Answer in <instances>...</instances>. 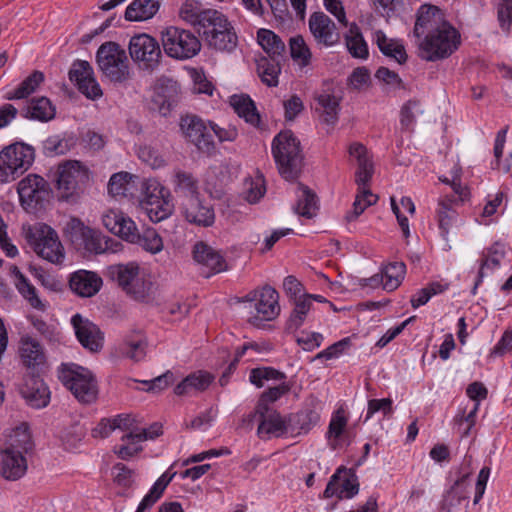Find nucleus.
Returning a JSON list of instances; mask_svg holds the SVG:
<instances>
[{
	"mask_svg": "<svg viewBox=\"0 0 512 512\" xmlns=\"http://www.w3.org/2000/svg\"><path fill=\"white\" fill-rule=\"evenodd\" d=\"M132 244H137L152 254H156L163 249L162 238L154 228H146L141 233L139 232L138 239H135Z\"/></svg>",
	"mask_w": 512,
	"mask_h": 512,
	"instance_id": "nucleus-51",
	"label": "nucleus"
},
{
	"mask_svg": "<svg viewBox=\"0 0 512 512\" xmlns=\"http://www.w3.org/2000/svg\"><path fill=\"white\" fill-rule=\"evenodd\" d=\"M414 35L423 38L420 48L427 61H438L451 56L461 44V35L441 11L431 5H423L418 10Z\"/></svg>",
	"mask_w": 512,
	"mask_h": 512,
	"instance_id": "nucleus-1",
	"label": "nucleus"
},
{
	"mask_svg": "<svg viewBox=\"0 0 512 512\" xmlns=\"http://www.w3.org/2000/svg\"><path fill=\"white\" fill-rule=\"evenodd\" d=\"M20 394L26 403L35 409H41L50 403L51 392L49 387L38 375L30 374L24 378Z\"/></svg>",
	"mask_w": 512,
	"mask_h": 512,
	"instance_id": "nucleus-17",
	"label": "nucleus"
},
{
	"mask_svg": "<svg viewBox=\"0 0 512 512\" xmlns=\"http://www.w3.org/2000/svg\"><path fill=\"white\" fill-rule=\"evenodd\" d=\"M246 200L257 203L266 193V184L263 174L257 172L254 178L245 181Z\"/></svg>",
	"mask_w": 512,
	"mask_h": 512,
	"instance_id": "nucleus-57",
	"label": "nucleus"
},
{
	"mask_svg": "<svg viewBox=\"0 0 512 512\" xmlns=\"http://www.w3.org/2000/svg\"><path fill=\"white\" fill-rule=\"evenodd\" d=\"M258 43L272 60L283 59L285 44L273 31L260 29L257 32Z\"/></svg>",
	"mask_w": 512,
	"mask_h": 512,
	"instance_id": "nucleus-41",
	"label": "nucleus"
},
{
	"mask_svg": "<svg viewBox=\"0 0 512 512\" xmlns=\"http://www.w3.org/2000/svg\"><path fill=\"white\" fill-rule=\"evenodd\" d=\"M24 118L40 122H48L55 118L56 108L47 97L32 98L22 111Z\"/></svg>",
	"mask_w": 512,
	"mask_h": 512,
	"instance_id": "nucleus-31",
	"label": "nucleus"
},
{
	"mask_svg": "<svg viewBox=\"0 0 512 512\" xmlns=\"http://www.w3.org/2000/svg\"><path fill=\"white\" fill-rule=\"evenodd\" d=\"M139 273L140 267L135 262H130L127 264H114L109 266L107 269L109 278L116 282L124 292Z\"/></svg>",
	"mask_w": 512,
	"mask_h": 512,
	"instance_id": "nucleus-38",
	"label": "nucleus"
},
{
	"mask_svg": "<svg viewBox=\"0 0 512 512\" xmlns=\"http://www.w3.org/2000/svg\"><path fill=\"white\" fill-rule=\"evenodd\" d=\"M69 79L73 82L79 92L88 99L96 100L103 95L102 89L94 77V71L89 62L76 60L69 70Z\"/></svg>",
	"mask_w": 512,
	"mask_h": 512,
	"instance_id": "nucleus-14",
	"label": "nucleus"
},
{
	"mask_svg": "<svg viewBox=\"0 0 512 512\" xmlns=\"http://www.w3.org/2000/svg\"><path fill=\"white\" fill-rule=\"evenodd\" d=\"M147 348L146 335L141 330H134L124 337L119 346V351L124 357L139 362L146 357Z\"/></svg>",
	"mask_w": 512,
	"mask_h": 512,
	"instance_id": "nucleus-27",
	"label": "nucleus"
},
{
	"mask_svg": "<svg viewBox=\"0 0 512 512\" xmlns=\"http://www.w3.org/2000/svg\"><path fill=\"white\" fill-rule=\"evenodd\" d=\"M72 147L71 140L61 138L58 135L48 137L43 144L46 156H57L66 154Z\"/></svg>",
	"mask_w": 512,
	"mask_h": 512,
	"instance_id": "nucleus-58",
	"label": "nucleus"
},
{
	"mask_svg": "<svg viewBox=\"0 0 512 512\" xmlns=\"http://www.w3.org/2000/svg\"><path fill=\"white\" fill-rule=\"evenodd\" d=\"M26 237L29 244L41 258L54 264L63 262L65 257L64 248L58 234L49 225L44 223L35 224L29 228Z\"/></svg>",
	"mask_w": 512,
	"mask_h": 512,
	"instance_id": "nucleus-9",
	"label": "nucleus"
},
{
	"mask_svg": "<svg viewBox=\"0 0 512 512\" xmlns=\"http://www.w3.org/2000/svg\"><path fill=\"white\" fill-rule=\"evenodd\" d=\"M453 202V199L444 196L439 199L436 209V219L440 235L445 240H448L449 231L458 217V212L455 209L456 205Z\"/></svg>",
	"mask_w": 512,
	"mask_h": 512,
	"instance_id": "nucleus-32",
	"label": "nucleus"
},
{
	"mask_svg": "<svg viewBox=\"0 0 512 512\" xmlns=\"http://www.w3.org/2000/svg\"><path fill=\"white\" fill-rule=\"evenodd\" d=\"M347 424L348 417L342 407L333 412L326 432V438L329 441V446L332 450H336L340 447V440L345 432Z\"/></svg>",
	"mask_w": 512,
	"mask_h": 512,
	"instance_id": "nucleus-40",
	"label": "nucleus"
},
{
	"mask_svg": "<svg viewBox=\"0 0 512 512\" xmlns=\"http://www.w3.org/2000/svg\"><path fill=\"white\" fill-rule=\"evenodd\" d=\"M113 479L117 486L124 489H130L135 481V471L128 468L125 464L119 462L112 468Z\"/></svg>",
	"mask_w": 512,
	"mask_h": 512,
	"instance_id": "nucleus-60",
	"label": "nucleus"
},
{
	"mask_svg": "<svg viewBox=\"0 0 512 512\" xmlns=\"http://www.w3.org/2000/svg\"><path fill=\"white\" fill-rule=\"evenodd\" d=\"M349 154L357 161V170L355 172V182L358 189L369 188L368 185L374 173V166L371 158L368 156L367 148L358 142L349 147Z\"/></svg>",
	"mask_w": 512,
	"mask_h": 512,
	"instance_id": "nucleus-22",
	"label": "nucleus"
},
{
	"mask_svg": "<svg viewBox=\"0 0 512 512\" xmlns=\"http://www.w3.org/2000/svg\"><path fill=\"white\" fill-rule=\"evenodd\" d=\"M506 256V247L503 243L495 242L490 247L486 248L480 259V267L477 278L472 289V293L476 294L478 286L482 283L486 273L485 270L494 271L501 266L502 261Z\"/></svg>",
	"mask_w": 512,
	"mask_h": 512,
	"instance_id": "nucleus-25",
	"label": "nucleus"
},
{
	"mask_svg": "<svg viewBox=\"0 0 512 512\" xmlns=\"http://www.w3.org/2000/svg\"><path fill=\"white\" fill-rule=\"evenodd\" d=\"M289 49L292 59L299 62L302 67L308 66L310 64L312 54L301 35H296L290 38Z\"/></svg>",
	"mask_w": 512,
	"mask_h": 512,
	"instance_id": "nucleus-54",
	"label": "nucleus"
},
{
	"mask_svg": "<svg viewBox=\"0 0 512 512\" xmlns=\"http://www.w3.org/2000/svg\"><path fill=\"white\" fill-rule=\"evenodd\" d=\"M96 61L112 82H124L129 78V65L126 52L115 42H105L97 50Z\"/></svg>",
	"mask_w": 512,
	"mask_h": 512,
	"instance_id": "nucleus-10",
	"label": "nucleus"
},
{
	"mask_svg": "<svg viewBox=\"0 0 512 512\" xmlns=\"http://www.w3.org/2000/svg\"><path fill=\"white\" fill-rule=\"evenodd\" d=\"M112 242V239H105L99 231L91 228L90 233L87 234V238L84 240V243L81 244L78 249H83L89 253L101 254L111 248L110 243Z\"/></svg>",
	"mask_w": 512,
	"mask_h": 512,
	"instance_id": "nucleus-53",
	"label": "nucleus"
},
{
	"mask_svg": "<svg viewBox=\"0 0 512 512\" xmlns=\"http://www.w3.org/2000/svg\"><path fill=\"white\" fill-rule=\"evenodd\" d=\"M101 277L92 271L78 270L71 274L69 286L80 297H92L102 287Z\"/></svg>",
	"mask_w": 512,
	"mask_h": 512,
	"instance_id": "nucleus-24",
	"label": "nucleus"
},
{
	"mask_svg": "<svg viewBox=\"0 0 512 512\" xmlns=\"http://www.w3.org/2000/svg\"><path fill=\"white\" fill-rule=\"evenodd\" d=\"M381 272L385 280L383 289L391 292L397 289L403 281L406 265L404 262H392L386 265Z\"/></svg>",
	"mask_w": 512,
	"mask_h": 512,
	"instance_id": "nucleus-50",
	"label": "nucleus"
},
{
	"mask_svg": "<svg viewBox=\"0 0 512 512\" xmlns=\"http://www.w3.org/2000/svg\"><path fill=\"white\" fill-rule=\"evenodd\" d=\"M154 284L145 274L139 273L125 293L136 301L148 303L153 298Z\"/></svg>",
	"mask_w": 512,
	"mask_h": 512,
	"instance_id": "nucleus-45",
	"label": "nucleus"
},
{
	"mask_svg": "<svg viewBox=\"0 0 512 512\" xmlns=\"http://www.w3.org/2000/svg\"><path fill=\"white\" fill-rule=\"evenodd\" d=\"M58 378L79 402L89 404L96 400L97 382L88 369L74 363L62 364Z\"/></svg>",
	"mask_w": 512,
	"mask_h": 512,
	"instance_id": "nucleus-4",
	"label": "nucleus"
},
{
	"mask_svg": "<svg viewBox=\"0 0 512 512\" xmlns=\"http://www.w3.org/2000/svg\"><path fill=\"white\" fill-rule=\"evenodd\" d=\"M71 323L78 341L84 348L92 352H97L102 348L103 333L96 324L83 318L80 314H75Z\"/></svg>",
	"mask_w": 512,
	"mask_h": 512,
	"instance_id": "nucleus-18",
	"label": "nucleus"
},
{
	"mask_svg": "<svg viewBox=\"0 0 512 512\" xmlns=\"http://www.w3.org/2000/svg\"><path fill=\"white\" fill-rule=\"evenodd\" d=\"M159 7V0H133L125 10V19L130 22L151 19Z\"/></svg>",
	"mask_w": 512,
	"mask_h": 512,
	"instance_id": "nucleus-37",
	"label": "nucleus"
},
{
	"mask_svg": "<svg viewBox=\"0 0 512 512\" xmlns=\"http://www.w3.org/2000/svg\"><path fill=\"white\" fill-rule=\"evenodd\" d=\"M19 352L23 365L33 371L45 364L46 357L42 346L31 337L21 339Z\"/></svg>",
	"mask_w": 512,
	"mask_h": 512,
	"instance_id": "nucleus-30",
	"label": "nucleus"
},
{
	"mask_svg": "<svg viewBox=\"0 0 512 512\" xmlns=\"http://www.w3.org/2000/svg\"><path fill=\"white\" fill-rule=\"evenodd\" d=\"M229 103L240 118H243L247 123L254 127L259 126L260 115L254 101L249 95H232Z\"/></svg>",
	"mask_w": 512,
	"mask_h": 512,
	"instance_id": "nucleus-34",
	"label": "nucleus"
},
{
	"mask_svg": "<svg viewBox=\"0 0 512 512\" xmlns=\"http://www.w3.org/2000/svg\"><path fill=\"white\" fill-rule=\"evenodd\" d=\"M198 33L209 48L232 52L238 44V36L232 23L221 11L208 12Z\"/></svg>",
	"mask_w": 512,
	"mask_h": 512,
	"instance_id": "nucleus-3",
	"label": "nucleus"
},
{
	"mask_svg": "<svg viewBox=\"0 0 512 512\" xmlns=\"http://www.w3.org/2000/svg\"><path fill=\"white\" fill-rule=\"evenodd\" d=\"M132 176L127 172L115 173L111 176L108 183V191L112 196L130 195Z\"/></svg>",
	"mask_w": 512,
	"mask_h": 512,
	"instance_id": "nucleus-56",
	"label": "nucleus"
},
{
	"mask_svg": "<svg viewBox=\"0 0 512 512\" xmlns=\"http://www.w3.org/2000/svg\"><path fill=\"white\" fill-rule=\"evenodd\" d=\"M320 420V413L316 407H305L289 418L291 431L308 433Z\"/></svg>",
	"mask_w": 512,
	"mask_h": 512,
	"instance_id": "nucleus-39",
	"label": "nucleus"
},
{
	"mask_svg": "<svg viewBox=\"0 0 512 512\" xmlns=\"http://www.w3.org/2000/svg\"><path fill=\"white\" fill-rule=\"evenodd\" d=\"M345 43L352 57L360 59L368 58V45L356 23L350 25L349 32L345 36Z\"/></svg>",
	"mask_w": 512,
	"mask_h": 512,
	"instance_id": "nucleus-46",
	"label": "nucleus"
},
{
	"mask_svg": "<svg viewBox=\"0 0 512 512\" xmlns=\"http://www.w3.org/2000/svg\"><path fill=\"white\" fill-rule=\"evenodd\" d=\"M161 42L165 53L179 60L190 59L201 50V42L193 32L176 26L161 32Z\"/></svg>",
	"mask_w": 512,
	"mask_h": 512,
	"instance_id": "nucleus-7",
	"label": "nucleus"
},
{
	"mask_svg": "<svg viewBox=\"0 0 512 512\" xmlns=\"http://www.w3.org/2000/svg\"><path fill=\"white\" fill-rule=\"evenodd\" d=\"M19 200L27 211L42 209L51 197L48 182L41 176L29 174L23 178L17 187Z\"/></svg>",
	"mask_w": 512,
	"mask_h": 512,
	"instance_id": "nucleus-11",
	"label": "nucleus"
},
{
	"mask_svg": "<svg viewBox=\"0 0 512 512\" xmlns=\"http://www.w3.org/2000/svg\"><path fill=\"white\" fill-rule=\"evenodd\" d=\"M294 308L286 323L288 331H296L306 320L307 314L313 306L312 295L305 294L303 299L292 301Z\"/></svg>",
	"mask_w": 512,
	"mask_h": 512,
	"instance_id": "nucleus-47",
	"label": "nucleus"
},
{
	"mask_svg": "<svg viewBox=\"0 0 512 512\" xmlns=\"http://www.w3.org/2000/svg\"><path fill=\"white\" fill-rule=\"evenodd\" d=\"M377 201L378 196L372 193L370 188L357 189L352 210L347 212L345 219L348 222L356 220L368 207L376 204Z\"/></svg>",
	"mask_w": 512,
	"mask_h": 512,
	"instance_id": "nucleus-48",
	"label": "nucleus"
},
{
	"mask_svg": "<svg viewBox=\"0 0 512 512\" xmlns=\"http://www.w3.org/2000/svg\"><path fill=\"white\" fill-rule=\"evenodd\" d=\"M420 111V101L410 99L403 104L400 110V124L404 130H412L416 122V113Z\"/></svg>",
	"mask_w": 512,
	"mask_h": 512,
	"instance_id": "nucleus-59",
	"label": "nucleus"
},
{
	"mask_svg": "<svg viewBox=\"0 0 512 512\" xmlns=\"http://www.w3.org/2000/svg\"><path fill=\"white\" fill-rule=\"evenodd\" d=\"M180 129L185 138L201 152L211 154L215 145L203 120L196 115L181 117Z\"/></svg>",
	"mask_w": 512,
	"mask_h": 512,
	"instance_id": "nucleus-15",
	"label": "nucleus"
},
{
	"mask_svg": "<svg viewBox=\"0 0 512 512\" xmlns=\"http://www.w3.org/2000/svg\"><path fill=\"white\" fill-rule=\"evenodd\" d=\"M167 92L168 94H166L163 88H160L153 97V103L158 107L159 113L163 116L169 114L177 102L174 95L176 90L173 89Z\"/></svg>",
	"mask_w": 512,
	"mask_h": 512,
	"instance_id": "nucleus-61",
	"label": "nucleus"
},
{
	"mask_svg": "<svg viewBox=\"0 0 512 512\" xmlns=\"http://www.w3.org/2000/svg\"><path fill=\"white\" fill-rule=\"evenodd\" d=\"M215 10L202 8V4L197 0H185L180 8L179 16L198 29L203 26L204 16L206 17L208 12H214Z\"/></svg>",
	"mask_w": 512,
	"mask_h": 512,
	"instance_id": "nucleus-44",
	"label": "nucleus"
},
{
	"mask_svg": "<svg viewBox=\"0 0 512 512\" xmlns=\"http://www.w3.org/2000/svg\"><path fill=\"white\" fill-rule=\"evenodd\" d=\"M34 149L24 143H15L0 152V182L7 183L26 172L34 162Z\"/></svg>",
	"mask_w": 512,
	"mask_h": 512,
	"instance_id": "nucleus-8",
	"label": "nucleus"
},
{
	"mask_svg": "<svg viewBox=\"0 0 512 512\" xmlns=\"http://www.w3.org/2000/svg\"><path fill=\"white\" fill-rule=\"evenodd\" d=\"M287 376L284 372H281L273 367H257L250 371L249 380L258 388L263 387L264 381L286 380Z\"/></svg>",
	"mask_w": 512,
	"mask_h": 512,
	"instance_id": "nucleus-55",
	"label": "nucleus"
},
{
	"mask_svg": "<svg viewBox=\"0 0 512 512\" xmlns=\"http://www.w3.org/2000/svg\"><path fill=\"white\" fill-rule=\"evenodd\" d=\"M129 53L134 62L142 68L153 70L158 66L161 58V49L158 41L148 34L133 36L129 42Z\"/></svg>",
	"mask_w": 512,
	"mask_h": 512,
	"instance_id": "nucleus-12",
	"label": "nucleus"
},
{
	"mask_svg": "<svg viewBox=\"0 0 512 512\" xmlns=\"http://www.w3.org/2000/svg\"><path fill=\"white\" fill-rule=\"evenodd\" d=\"M469 472L459 474L453 485L443 493L438 505L439 512H453L462 501L468 499V477Z\"/></svg>",
	"mask_w": 512,
	"mask_h": 512,
	"instance_id": "nucleus-23",
	"label": "nucleus"
},
{
	"mask_svg": "<svg viewBox=\"0 0 512 512\" xmlns=\"http://www.w3.org/2000/svg\"><path fill=\"white\" fill-rule=\"evenodd\" d=\"M214 376L206 371H196L187 375L174 388L177 396H192L203 392L211 385Z\"/></svg>",
	"mask_w": 512,
	"mask_h": 512,
	"instance_id": "nucleus-28",
	"label": "nucleus"
},
{
	"mask_svg": "<svg viewBox=\"0 0 512 512\" xmlns=\"http://www.w3.org/2000/svg\"><path fill=\"white\" fill-rule=\"evenodd\" d=\"M359 492V482L355 473H350L339 481V499H351Z\"/></svg>",
	"mask_w": 512,
	"mask_h": 512,
	"instance_id": "nucleus-63",
	"label": "nucleus"
},
{
	"mask_svg": "<svg viewBox=\"0 0 512 512\" xmlns=\"http://www.w3.org/2000/svg\"><path fill=\"white\" fill-rule=\"evenodd\" d=\"M185 219L194 225L210 227L215 222V212L211 205L201 201L199 196L188 199L183 204Z\"/></svg>",
	"mask_w": 512,
	"mask_h": 512,
	"instance_id": "nucleus-21",
	"label": "nucleus"
},
{
	"mask_svg": "<svg viewBox=\"0 0 512 512\" xmlns=\"http://www.w3.org/2000/svg\"><path fill=\"white\" fill-rule=\"evenodd\" d=\"M260 423L257 434L262 439H270L272 436L280 437L290 428L280 413L269 406L258 405Z\"/></svg>",
	"mask_w": 512,
	"mask_h": 512,
	"instance_id": "nucleus-19",
	"label": "nucleus"
},
{
	"mask_svg": "<svg viewBox=\"0 0 512 512\" xmlns=\"http://www.w3.org/2000/svg\"><path fill=\"white\" fill-rule=\"evenodd\" d=\"M174 192L181 197L191 199L199 196V181L188 171L175 170L172 178Z\"/></svg>",
	"mask_w": 512,
	"mask_h": 512,
	"instance_id": "nucleus-33",
	"label": "nucleus"
},
{
	"mask_svg": "<svg viewBox=\"0 0 512 512\" xmlns=\"http://www.w3.org/2000/svg\"><path fill=\"white\" fill-rule=\"evenodd\" d=\"M27 471V460L14 446L0 451V475L9 481H16Z\"/></svg>",
	"mask_w": 512,
	"mask_h": 512,
	"instance_id": "nucleus-20",
	"label": "nucleus"
},
{
	"mask_svg": "<svg viewBox=\"0 0 512 512\" xmlns=\"http://www.w3.org/2000/svg\"><path fill=\"white\" fill-rule=\"evenodd\" d=\"M44 79L45 76L43 72L35 70L26 77L17 88L7 92L4 98L7 100L25 99L36 91Z\"/></svg>",
	"mask_w": 512,
	"mask_h": 512,
	"instance_id": "nucleus-42",
	"label": "nucleus"
},
{
	"mask_svg": "<svg viewBox=\"0 0 512 512\" xmlns=\"http://www.w3.org/2000/svg\"><path fill=\"white\" fill-rule=\"evenodd\" d=\"M162 434V426L154 423L148 429H142L139 432H129L121 437V440H129L132 444H138L148 439H155Z\"/></svg>",
	"mask_w": 512,
	"mask_h": 512,
	"instance_id": "nucleus-62",
	"label": "nucleus"
},
{
	"mask_svg": "<svg viewBox=\"0 0 512 512\" xmlns=\"http://www.w3.org/2000/svg\"><path fill=\"white\" fill-rule=\"evenodd\" d=\"M309 30L318 45L331 47L339 40L335 23L324 12L317 11L309 17Z\"/></svg>",
	"mask_w": 512,
	"mask_h": 512,
	"instance_id": "nucleus-16",
	"label": "nucleus"
},
{
	"mask_svg": "<svg viewBox=\"0 0 512 512\" xmlns=\"http://www.w3.org/2000/svg\"><path fill=\"white\" fill-rule=\"evenodd\" d=\"M141 207L146 211L152 222H160L168 218L174 209L170 192L155 178L142 182Z\"/></svg>",
	"mask_w": 512,
	"mask_h": 512,
	"instance_id": "nucleus-5",
	"label": "nucleus"
},
{
	"mask_svg": "<svg viewBox=\"0 0 512 512\" xmlns=\"http://www.w3.org/2000/svg\"><path fill=\"white\" fill-rule=\"evenodd\" d=\"M278 299L279 294L273 287L266 285L260 289L255 308L261 320L271 321L279 315Z\"/></svg>",
	"mask_w": 512,
	"mask_h": 512,
	"instance_id": "nucleus-29",
	"label": "nucleus"
},
{
	"mask_svg": "<svg viewBox=\"0 0 512 512\" xmlns=\"http://www.w3.org/2000/svg\"><path fill=\"white\" fill-rule=\"evenodd\" d=\"M295 212L305 218H312L315 215L317 206L316 194L307 186L299 184Z\"/></svg>",
	"mask_w": 512,
	"mask_h": 512,
	"instance_id": "nucleus-43",
	"label": "nucleus"
},
{
	"mask_svg": "<svg viewBox=\"0 0 512 512\" xmlns=\"http://www.w3.org/2000/svg\"><path fill=\"white\" fill-rule=\"evenodd\" d=\"M341 100V97L328 91H323L315 96V112L323 123L327 125H335L337 123Z\"/></svg>",
	"mask_w": 512,
	"mask_h": 512,
	"instance_id": "nucleus-26",
	"label": "nucleus"
},
{
	"mask_svg": "<svg viewBox=\"0 0 512 512\" xmlns=\"http://www.w3.org/2000/svg\"><path fill=\"white\" fill-rule=\"evenodd\" d=\"M282 59L272 60L261 58L257 63V70L263 83L269 87L278 85V76L281 72L280 62Z\"/></svg>",
	"mask_w": 512,
	"mask_h": 512,
	"instance_id": "nucleus-49",
	"label": "nucleus"
},
{
	"mask_svg": "<svg viewBox=\"0 0 512 512\" xmlns=\"http://www.w3.org/2000/svg\"><path fill=\"white\" fill-rule=\"evenodd\" d=\"M91 228L86 226L80 219L72 217L64 228V234L71 241V243L78 249L87 234L90 233Z\"/></svg>",
	"mask_w": 512,
	"mask_h": 512,
	"instance_id": "nucleus-52",
	"label": "nucleus"
},
{
	"mask_svg": "<svg viewBox=\"0 0 512 512\" xmlns=\"http://www.w3.org/2000/svg\"><path fill=\"white\" fill-rule=\"evenodd\" d=\"M374 39L383 55L394 59L398 64H404L407 61L405 47L400 41L388 38L382 30L375 32Z\"/></svg>",
	"mask_w": 512,
	"mask_h": 512,
	"instance_id": "nucleus-35",
	"label": "nucleus"
},
{
	"mask_svg": "<svg viewBox=\"0 0 512 512\" xmlns=\"http://www.w3.org/2000/svg\"><path fill=\"white\" fill-rule=\"evenodd\" d=\"M271 152L279 174L287 181L298 179L304 166L300 140L291 130L279 132L272 140Z\"/></svg>",
	"mask_w": 512,
	"mask_h": 512,
	"instance_id": "nucleus-2",
	"label": "nucleus"
},
{
	"mask_svg": "<svg viewBox=\"0 0 512 512\" xmlns=\"http://www.w3.org/2000/svg\"><path fill=\"white\" fill-rule=\"evenodd\" d=\"M11 274L14 278V284L22 297L26 299L33 308L44 311L45 305L38 297L36 288L30 283L17 266L14 265L11 267Z\"/></svg>",
	"mask_w": 512,
	"mask_h": 512,
	"instance_id": "nucleus-36",
	"label": "nucleus"
},
{
	"mask_svg": "<svg viewBox=\"0 0 512 512\" xmlns=\"http://www.w3.org/2000/svg\"><path fill=\"white\" fill-rule=\"evenodd\" d=\"M88 180L87 170L78 161L59 165L55 179L59 200L75 203Z\"/></svg>",
	"mask_w": 512,
	"mask_h": 512,
	"instance_id": "nucleus-6",
	"label": "nucleus"
},
{
	"mask_svg": "<svg viewBox=\"0 0 512 512\" xmlns=\"http://www.w3.org/2000/svg\"><path fill=\"white\" fill-rule=\"evenodd\" d=\"M499 26L504 32L512 28V0H501L497 10Z\"/></svg>",
	"mask_w": 512,
	"mask_h": 512,
	"instance_id": "nucleus-64",
	"label": "nucleus"
},
{
	"mask_svg": "<svg viewBox=\"0 0 512 512\" xmlns=\"http://www.w3.org/2000/svg\"><path fill=\"white\" fill-rule=\"evenodd\" d=\"M192 258L201 267V273L205 278L228 270V264L221 252L206 242L197 241L193 245Z\"/></svg>",
	"mask_w": 512,
	"mask_h": 512,
	"instance_id": "nucleus-13",
	"label": "nucleus"
}]
</instances>
